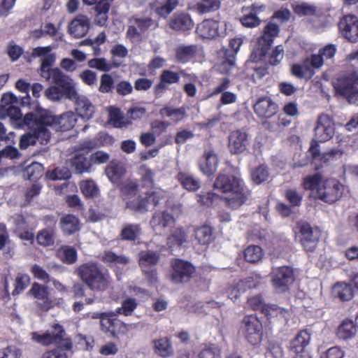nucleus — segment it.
I'll list each match as a JSON object with an SVG mask.
<instances>
[{"label":"nucleus","instance_id":"nucleus-52","mask_svg":"<svg viewBox=\"0 0 358 358\" xmlns=\"http://www.w3.org/2000/svg\"><path fill=\"white\" fill-rule=\"evenodd\" d=\"M140 231L139 225L127 224L121 231V238L126 241H134L140 234Z\"/></svg>","mask_w":358,"mask_h":358},{"label":"nucleus","instance_id":"nucleus-11","mask_svg":"<svg viewBox=\"0 0 358 358\" xmlns=\"http://www.w3.org/2000/svg\"><path fill=\"white\" fill-rule=\"evenodd\" d=\"M93 147L94 145L92 142L85 141L78 147L73 156L69 159V164L76 173H83L91 171V160L90 158L88 159L86 157V155Z\"/></svg>","mask_w":358,"mask_h":358},{"label":"nucleus","instance_id":"nucleus-56","mask_svg":"<svg viewBox=\"0 0 358 358\" xmlns=\"http://www.w3.org/2000/svg\"><path fill=\"white\" fill-rule=\"evenodd\" d=\"M114 80L111 75L104 73L101 76L99 91L101 93H110L114 89Z\"/></svg>","mask_w":358,"mask_h":358},{"label":"nucleus","instance_id":"nucleus-32","mask_svg":"<svg viewBox=\"0 0 358 358\" xmlns=\"http://www.w3.org/2000/svg\"><path fill=\"white\" fill-rule=\"evenodd\" d=\"M177 179L182 186L188 191L195 192L201 187V181L193 174L187 171H180Z\"/></svg>","mask_w":358,"mask_h":358},{"label":"nucleus","instance_id":"nucleus-27","mask_svg":"<svg viewBox=\"0 0 358 358\" xmlns=\"http://www.w3.org/2000/svg\"><path fill=\"white\" fill-rule=\"evenodd\" d=\"M29 292L38 299V306L42 310L47 311L52 307V301L48 296L45 286L34 282Z\"/></svg>","mask_w":358,"mask_h":358},{"label":"nucleus","instance_id":"nucleus-22","mask_svg":"<svg viewBox=\"0 0 358 358\" xmlns=\"http://www.w3.org/2000/svg\"><path fill=\"white\" fill-rule=\"evenodd\" d=\"M249 145L248 136L245 131L236 130L229 136V149L232 154L245 152Z\"/></svg>","mask_w":358,"mask_h":358},{"label":"nucleus","instance_id":"nucleus-59","mask_svg":"<svg viewBox=\"0 0 358 358\" xmlns=\"http://www.w3.org/2000/svg\"><path fill=\"white\" fill-rule=\"evenodd\" d=\"M137 303L136 299L133 298H127L122 301V306L117 309L119 314L128 316L131 315L132 312L136 309Z\"/></svg>","mask_w":358,"mask_h":358},{"label":"nucleus","instance_id":"nucleus-50","mask_svg":"<svg viewBox=\"0 0 358 358\" xmlns=\"http://www.w3.org/2000/svg\"><path fill=\"white\" fill-rule=\"evenodd\" d=\"M46 177L51 180H67L71 177V171L65 166L56 167L47 171Z\"/></svg>","mask_w":358,"mask_h":358},{"label":"nucleus","instance_id":"nucleus-47","mask_svg":"<svg viewBox=\"0 0 358 358\" xmlns=\"http://www.w3.org/2000/svg\"><path fill=\"white\" fill-rule=\"evenodd\" d=\"M160 114L170 117L175 122H180L186 117L185 108H174L172 107H165L160 110Z\"/></svg>","mask_w":358,"mask_h":358},{"label":"nucleus","instance_id":"nucleus-6","mask_svg":"<svg viewBox=\"0 0 358 358\" xmlns=\"http://www.w3.org/2000/svg\"><path fill=\"white\" fill-rule=\"evenodd\" d=\"M76 273L81 280L92 291H104L110 285L111 278L107 271L94 262L79 266Z\"/></svg>","mask_w":358,"mask_h":358},{"label":"nucleus","instance_id":"nucleus-43","mask_svg":"<svg viewBox=\"0 0 358 358\" xmlns=\"http://www.w3.org/2000/svg\"><path fill=\"white\" fill-rule=\"evenodd\" d=\"M194 236L199 244L208 245L213 241V230L211 227L204 225L195 230Z\"/></svg>","mask_w":358,"mask_h":358},{"label":"nucleus","instance_id":"nucleus-25","mask_svg":"<svg viewBox=\"0 0 358 358\" xmlns=\"http://www.w3.org/2000/svg\"><path fill=\"white\" fill-rule=\"evenodd\" d=\"M255 113L262 118H270L278 112L277 104L269 97H262L254 105Z\"/></svg>","mask_w":358,"mask_h":358},{"label":"nucleus","instance_id":"nucleus-16","mask_svg":"<svg viewBox=\"0 0 358 358\" xmlns=\"http://www.w3.org/2000/svg\"><path fill=\"white\" fill-rule=\"evenodd\" d=\"M314 131L315 138L318 141L325 142L331 139L334 134V125L332 119L325 114L320 115Z\"/></svg>","mask_w":358,"mask_h":358},{"label":"nucleus","instance_id":"nucleus-46","mask_svg":"<svg viewBox=\"0 0 358 358\" xmlns=\"http://www.w3.org/2000/svg\"><path fill=\"white\" fill-rule=\"evenodd\" d=\"M55 232L52 228L40 231L36 236L38 243L43 246L53 245L55 243Z\"/></svg>","mask_w":358,"mask_h":358},{"label":"nucleus","instance_id":"nucleus-63","mask_svg":"<svg viewBox=\"0 0 358 358\" xmlns=\"http://www.w3.org/2000/svg\"><path fill=\"white\" fill-rule=\"evenodd\" d=\"M21 154L18 150L11 145L5 147L0 151V164H1L2 159H19Z\"/></svg>","mask_w":358,"mask_h":358},{"label":"nucleus","instance_id":"nucleus-64","mask_svg":"<svg viewBox=\"0 0 358 358\" xmlns=\"http://www.w3.org/2000/svg\"><path fill=\"white\" fill-rule=\"evenodd\" d=\"M90 68H94L102 71H108L111 69V65L108 63L104 58H94L88 62Z\"/></svg>","mask_w":358,"mask_h":358},{"label":"nucleus","instance_id":"nucleus-21","mask_svg":"<svg viewBox=\"0 0 358 358\" xmlns=\"http://www.w3.org/2000/svg\"><path fill=\"white\" fill-rule=\"evenodd\" d=\"M168 25L174 31L187 33L193 28L194 22L189 14L176 12L169 20Z\"/></svg>","mask_w":358,"mask_h":358},{"label":"nucleus","instance_id":"nucleus-20","mask_svg":"<svg viewBox=\"0 0 358 358\" xmlns=\"http://www.w3.org/2000/svg\"><path fill=\"white\" fill-rule=\"evenodd\" d=\"M114 0H83V2L88 6L95 4L96 12L94 22L99 26H104L108 19V12L110 3Z\"/></svg>","mask_w":358,"mask_h":358},{"label":"nucleus","instance_id":"nucleus-3","mask_svg":"<svg viewBox=\"0 0 358 358\" xmlns=\"http://www.w3.org/2000/svg\"><path fill=\"white\" fill-rule=\"evenodd\" d=\"M31 339L41 345H48L55 344L57 348L44 352L41 358H67L66 350L72 348L71 341L66 336V333L59 324H55L53 328L46 332H32Z\"/></svg>","mask_w":358,"mask_h":358},{"label":"nucleus","instance_id":"nucleus-39","mask_svg":"<svg viewBox=\"0 0 358 358\" xmlns=\"http://www.w3.org/2000/svg\"><path fill=\"white\" fill-rule=\"evenodd\" d=\"M356 333V325L350 320L343 321L337 330L338 337L344 341L352 338Z\"/></svg>","mask_w":358,"mask_h":358},{"label":"nucleus","instance_id":"nucleus-61","mask_svg":"<svg viewBox=\"0 0 358 358\" xmlns=\"http://www.w3.org/2000/svg\"><path fill=\"white\" fill-rule=\"evenodd\" d=\"M45 95L47 99L53 101H59L64 96L66 97V93L64 92L63 89L58 85L48 88L45 91Z\"/></svg>","mask_w":358,"mask_h":358},{"label":"nucleus","instance_id":"nucleus-2","mask_svg":"<svg viewBox=\"0 0 358 358\" xmlns=\"http://www.w3.org/2000/svg\"><path fill=\"white\" fill-rule=\"evenodd\" d=\"M213 187L226 194V205L232 209L240 208L248 199L250 191L245 187L238 171L220 173L217 176Z\"/></svg>","mask_w":358,"mask_h":358},{"label":"nucleus","instance_id":"nucleus-54","mask_svg":"<svg viewBox=\"0 0 358 358\" xmlns=\"http://www.w3.org/2000/svg\"><path fill=\"white\" fill-rule=\"evenodd\" d=\"M154 347L156 352L162 357L169 356L172 352V348L167 338L155 340Z\"/></svg>","mask_w":358,"mask_h":358},{"label":"nucleus","instance_id":"nucleus-45","mask_svg":"<svg viewBox=\"0 0 358 358\" xmlns=\"http://www.w3.org/2000/svg\"><path fill=\"white\" fill-rule=\"evenodd\" d=\"M220 8V0H201L196 5L199 14H205L217 10Z\"/></svg>","mask_w":358,"mask_h":358},{"label":"nucleus","instance_id":"nucleus-44","mask_svg":"<svg viewBox=\"0 0 358 358\" xmlns=\"http://www.w3.org/2000/svg\"><path fill=\"white\" fill-rule=\"evenodd\" d=\"M279 32L278 26L273 23L268 24L264 31L262 37L259 39V43L267 46L271 45L274 37H275Z\"/></svg>","mask_w":358,"mask_h":358},{"label":"nucleus","instance_id":"nucleus-51","mask_svg":"<svg viewBox=\"0 0 358 358\" xmlns=\"http://www.w3.org/2000/svg\"><path fill=\"white\" fill-rule=\"evenodd\" d=\"M103 261L114 265H126L129 263L130 259L124 255H117L113 252L106 251L103 256Z\"/></svg>","mask_w":358,"mask_h":358},{"label":"nucleus","instance_id":"nucleus-10","mask_svg":"<svg viewBox=\"0 0 358 358\" xmlns=\"http://www.w3.org/2000/svg\"><path fill=\"white\" fill-rule=\"evenodd\" d=\"M271 276L272 286L278 293L288 290L289 285L294 281L293 268L287 266H273Z\"/></svg>","mask_w":358,"mask_h":358},{"label":"nucleus","instance_id":"nucleus-49","mask_svg":"<svg viewBox=\"0 0 358 358\" xmlns=\"http://www.w3.org/2000/svg\"><path fill=\"white\" fill-rule=\"evenodd\" d=\"M269 177V172L268 167L264 164H261L254 169L251 172V178L252 181L257 184L260 185L266 181Z\"/></svg>","mask_w":358,"mask_h":358},{"label":"nucleus","instance_id":"nucleus-15","mask_svg":"<svg viewBox=\"0 0 358 358\" xmlns=\"http://www.w3.org/2000/svg\"><path fill=\"white\" fill-rule=\"evenodd\" d=\"M154 24L150 17H133L127 30L126 36L131 41L138 40Z\"/></svg>","mask_w":358,"mask_h":358},{"label":"nucleus","instance_id":"nucleus-4","mask_svg":"<svg viewBox=\"0 0 358 358\" xmlns=\"http://www.w3.org/2000/svg\"><path fill=\"white\" fill-rule=\"evenodd\" d=\"M305 189H315V197L328 203L338 201L343 195L344 187L336 179L322 180L320 173L304 178Z\"/></svg>","mask_w":358,"mask_h":358},{"label":"nucleus","instance_id":"nucleus-28","mask_svg":"<svg viewBox=\"0 0 358 358\" xmlns=\"http://www.w3.org/2000/svg\"><path fill=\"white\" fill-rule=\"evenodd\" d=\"M90 21L87 16L79 15L69 25V32L74 38H81L86 35L90 29Z\"/></svg>","mask_w":358,"mask_h":358},{"label":"nucleus","instance_id":"nucleus-29","mask_svg":"<svg viewBox=\"0 0 358 358\" xmlns=\"http://www.w3.org/2000/svg\"><path fill=\"white\" fill-rule=\"evenodd\" d=\"M188 236L182 227L172 229L166 239L168 248L173 251L180 248L187 242Z\"/></svg>","mask_w":358,"mask_h":358},{"label":"nucleus","instance_id":"nucleus-14","mask_svg":"<svg viewBox=\"0 0 358 358\" xmlns=\"http://www.w3.org/2000/svg\"><path fill=\"white\" fill-rule=\"evenodd\" d=\"M243 330L246 339L252 345L257 344L262 338V326L254 315L245 316L243 320Z\"/></svg>","mask_w":358,"mask_h":358},{"label":"nucleus","instance_id":"nucleus-23","mask_svg":"<svg viewBox=\"0 0 358 358\" xmlns=\"http://www.w3.org/2000/svg\"><path fill=\"white\" fill-rule=\"evenodd\" d=\"M172 280L176 283L187 281L194 271V266L187 262L177 259L173 263Z\"/></svg>","mask_w":358,"mask_h":358},{"label":"nucleus","instance_id":"nucleus-38","mask_svg":"<svg viewBox=\"0 0 358 358\" xmlns=\"http://www.w3.org/2000/svg\"><path fill=\"white\" fill-rule=\"evenodd\" d=\"M309 152L312 155L313 159H320L322 161L327 162L329 161L331 158H334V157L338 155L341 157L342 155V152H341L338 150H331L330 152L321 154L320 149H319V145L317 144L316 141H313L311 146L309 149Z\"/></svg>","mask_w":358,"mask_h":358},{"label":"nucleus","instance_id":"nucleus-62","mask_svg":"<svg viewBox=\"0 0 358 358\" xmlns=\"http://www.w3.org/2000/svg\"><path fill=\"white\" fill-rule=\"evenodd\" d=\"M30 282L29 276L27 274L19 273L15 280V288L13 294H18L22 292Z\"/></svg>","mask_w":358,"mask_h":358},{"label":"nucleus","instance_id":"nucleus-33","mask_svg":"<svg viewBox=\"0 0 358 358\" xmlns=\"http://www.w3.org/2000/svg\"><path fill=\"white\" fill-rule=\"evenodd\" d=\"M310 341V334L306 330L301 331L290 343L291 351L295 355L307 351L306 348Z\"/></svg>","mask_w":358,"mask_h":358},{"label":"nucleus","instance_id":"nucleus-57","mask_svg":"<svg viewBox=\"0 0 358 358\" xmlns=\"http://www.w3.org/2000/svg\"><path fill=\"white\" fill-rule=\"evenodd\" d=\"M127 208L140 211L144 212L148 210V201L147 195L144 197L138 196V198L129 201L127 203Z\"/></svg>","mask_w":358,"mask_h":358},{"label":"nucleus","instance_id":"nucleus-34","mask_svg":"<svg viewBox=\"0 0 358 358\" xmlns=\"http://www.w3.org/2000/svg\"><path fill=\"white\" fill-rule=\"evenodd\" d=\"M41 76L45 79H52V83H54L56 85L61 87L64 92H66V89L59 84V80H65L69 83H73V80L69 78V77L65 76L59 69H50L49 68H45L41 66Z\"/></svg>","mask_w":358,"mask_h":358},{"label":"nucleus","instance_id":"nucleus-48","mask_svg":"<svg viewBox=\"0 0 358 358\" xmlns=\"http://www.w3.org/2000/svg\"><path fill=\"white\" fill-rule=\"evenodd\" d=\"M62 260L68 264H73L77 261L76 250L69 245L62 246L58 251Z\"/></svg>","mask_w":358,"mask_h":358},{"label":"nucleus","instance_id":"nucleus-1","mask_svg":"<svg viewBox=\"0 0 358 358\" xmlns=\"http://www.w3.org/2000/svg\"><path fill=\"white\" fill-rule=\"evenodd\" d=\"M39 108H37L35 112L27 113L24 117H22L20 108L15 105H10L5 108L6 115L10 117V123L15 128L27 127L29 130L27 134L21 137L20 142L21 148H26L31 144H35L36 138L47 139L49 136L48 132L46 130H43L39 120L37 118Z\"/></svg>","mask_w":358,"mask_h":358},{"label":"nucleus","instance_id":"nucleus-13","mask_svg":"<svg viewBox=\"0 0 358 358\" xmlns=\"http://www.w3.org/2000/svg\"><path fill=\"white\" fill-rule=\"evenodd\" d=\"M297 229V238L303 249L308 252H313L319 241L317 232L306 222L299 223Z\"/></svg>","mask_w":358,"mask_h":358},{"label":"nucleus","instance_id":"nucleus-36","mask_svg":"<svg viewBox=\"0 0 358 358\" xmlns=\"http://www.w3.org/2000/svg\"><path fill=\"white\" fill-rule=\"evenodd\" d=\"M332 293L335 297L342 301H348L353 297L355 291L352 285L345 282H338L333 287Z\"/></svg>","mask_w":358,"mask_h":358},{"label":"nucleus","instance_id":"nucleus-53","mask_svg":"<svg viewBox=\"0 0 358 358\" xmlns=\"http://www.w3.org/2000/svg\"><path fill=\"white\" fill-rule=\"evenodd\" d=\"M178 0H166V1L156 7L155 12L160 17L166 18L178 6Z\"/></svg>","mask_w":358,"mask_h":358},{"label":"nucleus","instance_id":"nucleus-55","mask_svg":"<svg viewBox=\"0 0 358 358\" xmlns=\"http://www.w3.org/2000/svg\"><path fill=\"white\" fill-rule=\"evenodd\" d=\"M80 188L83 194L87 197H94L99 192L96 185L92 180L81 182Z\"/></svg>","mask_w":358,"mask_h":358},{"label":"nucleus","instance_id":"nucleus-19","mask_svg":"<svg viewBox=\"0 0 358 358\" xmlns=\"http://www.w3.org/2000/svg\"><path fill=\"white\" fill-rule=\"evenodd\" d=\"M338 27L342 34L351 42L358 41V17L355 15H346L343 17Z\"/></svg>","mask_w":358,"mask_h":358},{"label":"nucleus","instance_id":"nucleus-18","mask_svg":"<svg viewBox=\"0 0 358 358\" xmlns=\"http://www.w3.org/2000/svg\"><path fill=\"white\" fill-rule=\"evenodd\" d=\"M159 253L152 250L143 251L139 254V265L152 282L157 281V273L155 271L150 270L149 267L155 266L159 262Z\"/></svg>","mask_w":358,"mask_h":358},{"label":"nucleus","instance_id":"nucleus-37","mask_svg":"<svg viewBox=\"0 0 358 358\" xmlns=\"http://www.w3.org/2000/svg\"><path fill=\"white\" fill-rule=\"evenodd\" d=\"M197 50L196 45H180L176 49V59L180 63H187L195 56Z\"/></svg>","mask_w":358,"mask_h":358},{"label":"nucleus","instance_id":"nucleus-35","mask_svg":"<svg viewBox=\"0 0 358 358\" xmlns=\"http://www.w3.org/2000/svg\"><path fill=\"white\" fill-rule=\"evenodd\" d=\"M106 175L113 183L117 182L125 173V169L122 163L117 161H111L106 168Z\"/></svg>","mask_w":358,"mask_h":358},{"label":"nucleus","instance_id":"nucleus-30","mask_svg":"<svg viewBox=\"0 0 358 358\" xmlns=\"http://www.w3.org/2000/svg\"><path fill=\"white\" fill-rule=\"evenodd\" d=\"M179 80L180 72L164 70L160 75V83L155 87V94H162L167 89L168 85L177 83Z\"/></svg>","mask_w":358,"mask_h":358},{"label":"nucleus","instance_id":"nucleus-41","mask_svg":"<svg viewBox=\"0 0 358 358\" xmlns=\"http://www.w3.org/2000/svg\"><path fill=\"white\" fill-rule=\"evenodd\" d=\"M263 250L259 245H249L244 251V257L245 260L250 263H258L263 259Z\"/></svg>","mask_w":358,"mask_h":358},{"label":"nucleus","instance_id":"nucleus-26","mask_svg":"<svg viewBox=\"0 0 358 358\" xmlns=\"http://www.w3.org/2000/svg\"><path fill=\"white\" fill-rule=\"evenodd\" d=\"M218 159L214 150H206L200 158L199 166L201 171L208 176L213 174L217 168Z\"/></svg>","mask_w":358,"mask_h":358},{"label":"nucleus","instance_id":"nucleus-5","mask_svg":"<svg viewBox=\"0 0 358 358\" xmlns=\"http://www.w3.org/2000/svg\"><path fill=\"white\" fill-rule=\"evenodd\" d=\"M77 115L73 112H66L59 117L55 116L51 112L39 108L38 110L37 118L39 120V123L41 124L43 130H46L48 132V138L43 139L42 138H36L41 144H45L48 142L50 138V131L49 127L52 128L55 131H68L72 129L77 121Z\"/></svg>","mask_w":358,"mask_h":358},{"label":"nucleus","instance_id":"nucleus-58","mask_svg":"<svg viewBox=\"0 0 358 358\" xmlns=\"http://www.w3.org/2000/svg\"><path fill=\"white\" fill-rule=\"evenodd\" d=\"M292 72L294 76L299 78H303L307 76L310 78L314 73L313 71H310L305 61H303L301 64H294L292 68Z\"/></svg>","mask_w":358,"mask_h":358},{"label":"nucleus","instance_id":"nucleus-24","mask_svg":"<svg viewBox=\"0 0 358 358\" xmlns=\"http://www.w3.org/2000/svg\"><path fill=\"white\" fill-rule=\"evenodd\" d=\"M255 287H256V283L254 278L248 277L229 285L226 289V294L228 298L236 301L241 294L244 293L248 289Z\"/></svg>","mask_w":358,"mask_h":358},{"label":"nucleus","instance_id":"nucleus-31","mask_svg":"<svg viewBox=\"0 0 358 358\" xmlns=\"http://www.w3.org/2000/svg\"><path fill=\"white\" fill-rule=\"evenodd\" d=\"M60 228L65 235H71L80 229L79 219L73 215L67 214L63 215L59 222Z\"/></svg>","mask_w":358,"mask_h":358},{"label":"nucleus","instance_id":"nucleus-9","mask_svg":"<svg viewBox=\"0 0 358 358\" xmlns=\"http://www.w3.org/2000/svg\"><path fill=\"white\" fill-rule=\"evenodd\" d=\"M182 212V206L173 205L170 210L155 212L150 220V225L156 234H162L166 228L173 227L176 223L175 216H178Z\"/></svg>","mask_w":358,"mask_h":358},{"label":"nucleus","instance_id":"nucleus-8","mask_svg":"<svg viewBox=\"0 0 358 358\" xmlns=\"http://www.w3.org/2000/svg\"><path fill=\"white\" fill-rule=\"evenodd\" d=\"M59 81V84L66 89V98L75 101L78 114L86 120L92 118L94 113L92 103L85 96L78 94L73 83H69L64 80Z\"/></svg>","mask_w":358,"mask_h":358},{"label":"nucleus","instance_id":"nucleus-12","mask_svg":"<svg viewBox=\"0 0 358 358\" xmlns=\"http://www.w3.org/2000/svg\"><path fill=\"white\" fill-rule=\"evenodd\" d=\"M226 26V24H221L219 21L208 19L198 24L196 32L203 38H223L227 34Z\"/></svg>","mask_w":358,"mask_h":358},{"label":"nucleus","instance_id":"nucleus-60","mask_svg":"<svg viewBox=\"0 0 358 358\" xmlns=\"http://www.w3.org/2000/svg\"><path fill=\"white\" fill-rule=\"evenodd\" d=\"M220 356V350L215 345H205L199 354V358H218Z\"/></svg>","mask_w":358,"mask_h":358},{"label":"nucleus","instance_id":"nucleus-7","mask_svg":"<svg viewBox=\"0 0 358 358\" xmlns=\"http://www.w3.org/2000/svg\"><path fill=\"white\" fill-rule=\"evenodd\" d=\"M336 92L345 97L349 103L358 105V73L351 71L339 76L333 80Z\"/></svg>","mask_w":358,"mask_h":358},{"label":"nucleus","instance_id":"nucleus-17","mask_svg":"<svg viewBox=\"0 0 358 358\" xmlns=\"http://www.w3.org/2000/svg\"><path fill=\"white\" fill-rule=\"evenodd\" d=\"M248 306L253 310H265L266 314L271 317H278V315H280L282 317H286L289 313L288 310L278 307L275 305H271L265 308L263 298L260 295H256L248 299Z\"/></svg>","mask_w":358,"mask_h":358},{"label":"nucleus","instance_id":"nucleus-42","mask_svg":"<svg viewBox=\"0 0 358 358\" xmlns=\"http://www.w3.org/2000/svg\"><path fill=\"white\" fill-rule=\"evenodd\" d=\"M43 166L38 162H33L27 166L22 172V176L27 180H36L43 176Z\"/></svg>","mask_w":358,"mask_h":358},{"label":"nucleus","instance_id":"nucleus-40","mask_svg":"<svg viewBox=\"0 0 358 358\" xmlns=\"http://www.w3.org/2000/svg\"><path fill=\"white\" fill-rule=\"evenodd\" d=\"M109 122L115 127H124L131 124V120H124L120 110L116 107L110 106L108 108Z\"/></svg>","mask_w":358,"mask_h":358}]
</instances>
